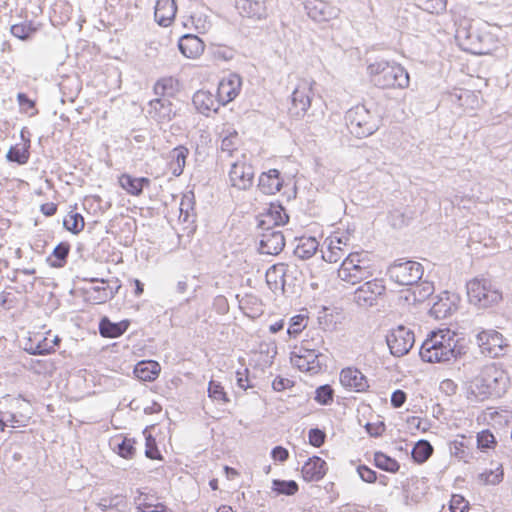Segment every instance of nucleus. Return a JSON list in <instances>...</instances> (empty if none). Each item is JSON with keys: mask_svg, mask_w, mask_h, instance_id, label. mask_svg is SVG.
<instances>
[{"mask_svg": "<svg viewBox=\"0 0 512 512\" xmlns=\"http://www.w3.org/2000/svg\"><path fill=\"white\" fill-rule=\"evenodd\" d=\"M348 236L342 232H333L327 238V248L323 252V259L329 263L338 262L344 255L348 244Z\"/></svg>", "mask_w": 512, "mask_h": 512, "instance_id": "19", "label": "nucleus"}, {"mask_svg": "<svg viewBox=\"0 0 512 512\" xmlns=\"http://www.w3.org/2000/svg\"><path fill=\"white\" fill-rule=\"evenodd\" d=\"M385 429H386L385 425L382 422L377 423V424L368 423L366 425L367 432L371 436H375V437L382 435L384 433Z\"/></svg>", "mask_w": 512, "mask_h": 512, "instance_id": "60", "label": "nucleus"}, {"mask_svg": "<svg viewBox=\"0 0 512 512\" xmlns=\"http://www.w3.org/2000/svg\"><path fill=\"white\" fill-rule=\"evenodd\" d=\"M129 326L128 319L114 323L107 317H103L99 322V333L104 338H118L128 330Z\"/></svg>", "mask_w": 512, "mask_h": 512, "instance_id": "34", "label": "nucleus"}, {"mask_svg": "<svg viewBox=\"0 0 512 512\" xmlns=\"http://www.w3.org/2000/svg\"><path fill=\"white\" fill-rule=\"evenodd\" d=\"M181 89L180 81L173 76L160 78L154 85V93L161 98H174Z\"/></svg>", "mask_w": 512, "mask_h": 512, "instance_id": "32", "label": "nucleus"}, {"mask_svg": "<svg viewBox=\"0 0 512 512\" xmlns=\"http://www.w3.org/2000/svg\"><path fill=\"white\" fill-rule=\"evenodd\" d=\"M60 344V338L51 331H35L30 333L26 350L34 355L50 354Z\"/></svg>", "mask_w": 512, "mask_h": 512, "instance_id": "13", "label": "nucleus"}, {"mask_svg": "<svg viewBox=\"0 0 512 512\" xmlns=\"http://www.w3.org/2000/svg\"><path fill=\"white\" fill-rule=\"evenodd\" d=\"M109 445L119 457L131 460L136 455L137 440L125 434H117L110 438Z\"/></svg>", "mask_w": 512, "mask_h": 512, "instance_id": "22", "label": "nucleus"}, {"mask_svg": "<svg viewBox=\"0 0 512 512\" xmlns=\"http://www.w3.org/2000/svg\"><path fill=\"white\" fill-rule=\"evenodd\" d=\"M333 398L334 390L328 384L318 387L315 391V401L321 405H328L332 403Z\"/></svg>", "mask_w": 512, "mask_h": 512, "instance_id": "52", "label": "nucleus"}, {"mask_svg": "<svg viewBox=\"0 0 512 512\" xmlns=\"http://www.w3.org/2000/svg\"><path fill=\"white\" fill-rule=\"evenodd\" d=\"M189 150L184 145H178L168 154L167 168L173 176H180L185 168Z\"/></svg>", "mask_w": 512, "mask_h": 512, "instance_id": "28", "label": "nucleus"}, {"mask_svg": "<svg viewBox=\"0 0 512 512\" xmlns=\"http://www.w3.org/2000/svg\"><path fill=\"white\" fill-rule=\"evenodd\" d=\"M284 328V320H279L269 326V332L275 334Z\"/></svg>", "mask_w": 512, "mask_h": 512, "instance_id": "63", "label": "nucleus"}, {"mask_svg": "<svg viewBox=\"0 0 512 512\" xmlns=\"http://www.w3.org/2000/svg\"><path fill=\"white\" fill-rule=\"evenodd\" d=\"M432 453V445L426 440H420L413 447L411 455L416 463L422 464L431 457Z\"/></svg>", "mask_w": 512, "mask_h": 512, "instance_id": "44", "label": "nucleus"}, {"mask_svg": "<svg viewBox=\"0 0 512 512\" xmlns=\"http://www.w3.org/2000/svg\"><path fill=\"white\" fill-rule=\"evenodd\" d=\"M285 247V237L281 231L266 230L260 240V252L278 255Z\"/></svg>", "mask_w": 512, "mask_h": 512, "instance_id": "24", "label": "nucleus"}, {"mask_svg": "<svg viewBox=\"0 0 512 512\" xmlns=\"http://www.w3.org/2000/svg\"><path fill=\"white\" fill-rule=\"evenodd\" d=\"M319 341L314 337L304 338L298 345H295L291 352V364L301 372L317 374L320 369Z\"/></svg>", "mask_w": 512, "mask_h": 512, "instance_id": "5", "label": "nucleus"}, {"mask_svg": "<svg viewBox=\"0 0 512 512\" xmlns=\"http://www.w3.org/2000/svg\"><path fill=\"white\" fill-rule=\"evenodd\" d=\"M17 100L19 105L25 110L33 109L35 107V102L24 93H19L17 95Z\"/></svg>", "mask_w": 512, "mask_h": 512, "instance_id": "61", "label": "nucleus"}, {"mask_svg": "<svg viewBox=\"0 0 512 512\" xmlns=\"http://www.w3.org/2000/svg\"><path fill=\"white\" fill-rule=\"evenodd\" d=\"M287 271L288 265L285 263L274 264L266 271V282L271 290L283 291Z\"/></svg>", "mask_w": 512, "mask_h": 512, "instance_id": "33", "label": "nucleus"}, {"mask_svg": "<svg viewBox=\"0 0 512 512\" xmlns=\"http://www.w3.org/2000/svg\"><path fill=\"white\" fill-rule=\"evenodd\" d=\"M138 512H167L165 504L151 499L148 495H141L137 500Z\"/></svg>", "mask_w": 512, "mask_h": 512, "instance_id": "45", "label": "nucleus"}, {"mask_svg": "<svg viewBox=\"0 0 512 512\" xmlns=\"http://www.w3.org/2000/svg\"><path fill=\"white\" fill-rule=\"evenodd\" d=\"M149 115L158 121L170 120L172 115V103L169 99L157 97L148 104Z\"/></svg>", "mask_w": 512, "mask_h": 512, "instance_id": "35", "label": "nucleus"}, {"mask_svg": "<svg viewBox=\"0 0 512 512\" xmlns=\"http://www.w3.org/2000/svg\"><path fill=\"white\" fill-rule=\"evenodd\" d=\"M7 159L18 164H25L29 159L28 147L18 144L12 146L7 153Z\"/></svg>", "mask_w": 512, "mask_h": 512, "instance_id": "48", "label": "nucleus"}, {"mask_svg": "<svg viewBox=\"0 0 512 512\" xmlns=\"http://www.w3.org/2000/svg\"><path fill=\"white\" fill-rule=\"evenodd\" d=\"M360 478L367 483H374L377 480L376 472L366 465H360L357 468Z\"/></svg>", "mask_w": 512, "mask_h": 512, "instance_id": "56", "label": "nucleus"}, {"mask_svg": "<svg viewBox=\"0 0 512 512\" xmlns=\"http://www.w3.org/2000/svg\"><path fill=\"white\" fill-rule=\"evenodd\" d=\"M161 372V366L154 360H142L138 362L133 370L135 377L144 382L155 381Z\"/></svg>", "mask_w": 512, "mask_h": 512, "instance_id": "31", "label": "nucleus"}, {"mask_svg": "<svg viewBox=\"0 0 512 512\" xmlns=\"http://www.w3.org/2000/svg\"><path fill=\"white\" fill-rule=\"evenodd\" d=\"M236 7L240 14L248 18L263 19L267 16V7L260 0H237Z\"/></svg>", "mask_w": 512, "mask_h": 512, "instance_id": "29", "label": "nucleus"}, {"mask_svg": "<svg viewBox=\"0 0 512 512\" xmlns=\"http://www.w3.org/2000/svg\"><path fill=\"white\" fill-rule=\"evenodd\" d=\"M289 221L286 209L280 203H271L264 213L261 214L260 225L269 230L273 226H282Z\"/></svg>", "mask_w": 512, "mask_h": 512, "instance_id": "23", "label": "nucleus"}, {"mask_svg": "<svg viewBox=\"0 0 512 512\" xmlns=\"http://www.w3.org/2000/svg\"><path fill=\"white\" fill-rule=\"evenodd\" d=\"M457 333L449 328L430 332L420 348V357L427 363H444L461 355Z\"/></svg>", "mask_w": 512, "mask_h": 512, "instance_id": "1", "label": "nucleus"}, {"mask_svg": "<svg viewBox=\"0 0 512 512\" xmlns=\"http://www.w3.org/2000/svg\"><path fill=\"white\" fill-rule=\"evenodd\" d=\"M328 471L327 463L319 456L308 458L301 467V477L306 482L322 480Z\"/></svg>", "mask_w": 512, "mask_h": 512, "instance_id": "20", "label": "nucleus"}, {"mask_svg": "<svg viewBox=\"0 0 512 512\" xmlns=\"http://www.w3.org/2000/svg\"><path fill=\"white\" fill-rule=\"evenodd\" d=\"M208 395L211 399L224 404L230 401L228 394L226 393L222 384L213 380L209 382Z\"/></svg>", "mask_w": 512, "mask_h": 512, "instance_id": "50", "label": "nucleus"}, {"mask_svg": "<svg viewBox=\"0 0 512 512\" xmlns=\"http://www.w3.org/2000/svg\"><path fill=\"white\" fill-rule=\"evenodd\" d=\"M192 103L196 111L206 117L217 113L222 106L218 97L206 89L197 90L192 97Z\"/></svg>", "mask_w": 512, "mask_h": 512, "instance_id": "18", "label": "nucleus"}, {"mask_svg": "<svg viewBox=\"0 0 512 512\" xmlns=\"http://www.w3.org/2000/svg\"><path fill=\"white\" fill-rule=\"evenodd\" d=\"M504 472L501 465L495 469L485 470L478 476V480L484 485H496L503 480Z\"/></svg>", "mask_w": 512, "mask_h": 512, "instance_id": "47", "label": "nucleus"}, {"mask_svg": "<svg viewBox=\"0 0 512 512\" xmlns=\"http://www.w3.org/2000/svg\"><path fill=\"white\" fill-rule=\"evenodd\" d=\"M180 52L187 58L197 59L205 51L204 41L194 34H185L178 41Z\"/></svg>", "mask_w": 512, "mask_h": 512, "instance_id": "25", "label": "nucleus"}, {"mask_svg": "<svg viewBox=\"0 0 512 512\" xmlns=\"http://www.w3.org/2000/svg\"><path fill=\"white\" fill-rule=\"evenodd\" d=\"M58 211V204L54 202L44 203L40 206V212L46 216L51 217L54 216Z\"/></svg>", "mask_w": 512, "mask_h": 512, "instance_id": "59", "label": "nucleus"}, {"mask_svg": "<svg viewBox=\"0 0 512 512\" xmlns=\"http://www.w3.org/2000/svg\"><path fill=\"white\" fill-rule=\"evenodd\" d=\"M133 283H134V286H135L134 294L136 296H140L143 293V291H144L143 284L141 283V281L139 279H134Z\"/></svg>", "mask_w": 512, "mask_h": 512, "instance_id": "64", "label": "nucleus"}, {"mask_svg": "<svg viewBox=\"0 0 512 512\" xmlns=\"http://www.w3.org/2000/svg\"><path fill=\"white\" fill-rule=\"evenodd\" d=\"M93 285L84 290L85 299L91 304H103L113 299L119 292L122 283L116 277L86 279Z\"/></svg>", "mask_w": 512, "mask_h": 512, "instance_id": "6", "label": "nucleus"}, {"mask_svg": "<svg viewBox=\"0 0 512 512\" xmlns=\"http://www.w3.org/2000/svg\"><path fill=\"white\" fill-rule=\"evenodd\" d=\"M372 275V260L363 251L349 253L338 269V277L350 285L358 284Z\"/></svg>", "mask_w": 512, "mask_h": 512, "instance_id": "4", "label": "nucleus"}, {"mask_svg": "<svg viewBox=\"0 0 512 512\" xmlns=\"http://www.w3.org/2000/svg\"><path fill=\"white\" fill-rule=\"evenodd\" d=\"M319 248V241L313 236H301L297 239L294 254L300 259L311 258Z\"/></svg>", "mask_w": 512, "mask_h": 512, "instance_id": "36", "label": "nucleus"}, {"mask_svg": "<svg viewBox=\"0 0 512 512\" xmlns=\"http://www.w3.org/2000/svg\"><path fill=\"white\" fill-rule=\"evenodd\" d=\"M155 425H150L143 430V435L145 438V456L150 460L155 461H163L164 456L161 453L156 438L152 434V430Z\"/></svg>", "mask_w": 512, "mask_h": 512, "instance_id": "38", "label": "nucleus"}, {"mask_svg": "<svg viewBox=\"0 0 512 512\" xmlns=\"http://www.w3.org/2000/svg\"><path fill=\"white\" fill-rule=\"evenodd\" d=\"M299 491V486L294 480L274 479L271 485V492L276 495L293 496Z\"/></svg>", "mask_w": 512, "mask_h": 512, "instance_id": "41", "label": "nucleus"}, {"mask_svg": "<svg viewBox=\"0 0 512 512\" xmlns=\"http://www.w3.org/2000/svg\"><path fill=\"white\" fill-rule=\"evenodd\" d=\"M228 178L231 186L238 190H247L253 185L254 169L245 155L231 165Z\"/></svg>", "mask_w": 512, "mask_h": 512, "instance_id": "11", "label": "nucleus"}, {"mask_svg": "<svg viewBox=\"0 0 512 512\" xmlns=\"http://www.w3.org/2000/svg\"><path fill=\"white\" fill-rule=\"evenodd\" d=\"M407 395L403 390H395L391 395V405L394 408H400L406 402Z\"/></svg>", "mask_w": 512, "mask_h": 512, "instance_id": "58", "label": "nucleus"}, {"mask_svg": "<svg viewBox=\"0 0 512 512\" xmlns=\"http://www.w3.org/2000/svg\"><path fill=\"white\" fill-rule=\"evenodd\" d=\"M71 246L68 242H60L47 257V262L52 268H62L67 263Z\"/></svg>", "mask_w": 512, "mask_h": 512, "instance_id": "39", "label": "nucleus"}, {"mask_svg": "<svg viewBox=\"0 0 512 512\" xmlns=\"http://www.w3.org/2000/svg\"><path fill=\"white\" fill-rule=\"evenodd\" d=\"M271 458L274 462L284 463L289 459V451L283 446H275L271 450Z\"/></svg>", "mask_w": 512, "mask_h": 512, "instance_id": "57", "label": "nucleus"}, {"mask_svg": "<svg viewBox=\"0 0 512 512\" xmlns=\"http://www.w3.org/2000/svg\"><path fill=\"white\" fill-rule=\"evenodd\" d=\"M35 28L31 23L22 22L17 23L11 26V33L14 37H17L21 40L28 39L34 32Z\"/></svg>", "mask_w": 512, "mask_h": 512, "instance_id": "51", "label": "nucleus"}, {"mask_svg": "<svg viewBox=\"0 0 512 512\" xmlns=\"http://www.w3.org/2000/svg\"><path fill=\"white\" fill-rule=\"evenodd\" d=\"M454 304H452L448 298H440L435 302L431 308V313L436 318H445L450 315L454 310Z\"/></svg>", "mask_w": 512, "mask_h": 512, "instance_id": "49", "label": "nucleus"}, {"mask_svg": "<svg viewBox=\"0 0 512 512\" xmlns=\"http://www.w3.org/2000/svg\"><path fill=\"white\" fill-rule=\"evenodd\" d=\"M339 382L348 391L366 392L369 388L368 378L355 366H347L341 369Z\"/></svg>", "mask_w": 512, "mask_h": 512, "instance_id": "15", "label": "nucleus"}, {"mask_svg": "<svg viewBox=\"0 0 512 512\" xmlns=\"http://www.w3.org/2000/svg\"><path fill=\"white\" fill-rule=\"evenodd\" d=\"M448 449L451 457L459 462L469 463L473 457L469 442L464 434H459L455 439L449 441Z\"/></svg>", "mask_w": 512, "mask_h": 512, "instance_id": "27", "label": "nucleus"}, {"mask_svg": "<svg viewBox=\"0 0 512 512\" xmlns=\"http://www.w3.org/2000/svg\"><path fill=\"white\" fill-rule=\"evenodd\" d=\"M258 186L265 194L273 195L280 191L283 186V179L277 169H270L263 172L259 177Z\"/></svg>", "mask_w": 512, "mask_h": 512, "instance_id": "30", "label": "nucleus"}, {"mask_svg": "<svg viewBox=\"0 0 512 512\" xmlns=\"http://www.w3.org/2000/svg\"><path fill=\"white\" fill-rule=\"evenodd\" d=\"M63 227L73 235H79L85 229V219L77 211V204L70 207L63 219Z\"/></svg>", "mask_w": 512, "mask_h": 512, "instance_id": "37", "label": "nucleus"}, {"mask_svg": "<svg viewBox=\"0 0 512 512\" xmlns=\"http://www.w3.org/2000/svg\"><path fill=\"white\" fill-rule=\"evenodd\" d=\"M414 342L415 337L413 331L403 325L392 329L387 336V345L390 352L397 357L407 354L413 347Z\"/></svg>", "mask_w": 512, "mask_h": 512, "instance_id": "12", "label": "nucleus"}, {"mask_svg": "<svg viewBox=\"0 0 512 512\" xmlns=\"http://www.w3.org/2000/svg\"><path fill=\"white\" fill-rule=\"evenodd\" d=\"M236 381L239 388L247 390L253 387L250 380V370L245 367L243 370L236 371Z\"/></svg>", "mask_w": 512, "mask_h": 512, "instance_id": "55", "label": "nucleus"}, {"mask_svg": "<svg viewBox=\"0 0 512 512\" xmlns=\"http://www.w3.org/2000/svg\"><path fill=\"white\" fill-rule=\"evenodd\" d=\"M388 275L399 285H413L421 279L423 267L416 261L393 263L388 268Z\"/></svg>", "mask_w": 512, "mask_h": 512, "instance_id": "9", "label": "nucleus"}, {"mask_svg": "<svg viewBox=\"0 0 512 512\" xmlns=\"http://www.w3.org/2000/svg\"><path fill=\"white\" fill-rule=\"evenodd\" d=\"M118 184L126 194L139 197L151 184L148 177H136L130 173H122L117 178Z\"/></svg>", "mask_w": 512, "mask_h": 512, "instance_id": "21", "label": "nucleus"}, {"mask_svg": "<svg viewBox=\"0 0 512 512\" xmlns=\"http://www.w3.org/2000/svg\"><path fill=\"white\" fill-rule=\"evenodd\" d=\"M177 13V5L174 0H157L155 5V20L163 26L168 27L172 24Z\"/></svg>", "mask_w": 512, "mask_h": 512, "instance_id": "26", "label": "nucleus"}, {"mask_svg": "<svg viewBox=\"0 0 512 512\" xmlns=\"http://www.w3.org/2000/svg\"><path fill=\"white\" fill-rule=\"evenodd\" d=\"M310 317L308 313H299L292 316L288 322L287 334L290 338L296 339L307 328Z\"/></svg>", "mask_w": 512, "mask_h": 512, "instance_id": "40", "label": "nucleus"}, {"mask_svg": "<svg viewBox=\"0 0 512 512\" xmlns=\"http://www.w3.org/2000/svg\"><path fill=\"white\" fill-rule=\"evenodd\" d=\"M471 393L480 400L501 396L507 388L505 372L495 364L485 366L470 382Z\"/></svg>", "mask_w": 512, "mask_h": 512, "instance_id": "3", "label": "nucleus"}, {"mask_svg": "<svg viewBox=\"0 0 512 512\" xmlns=\"http://www.w3.org/2000/svg\"><path fill=\"white\" fill-rule=\"evenodd\" d=\"M477 341L481 352L490 357H498L506 347L501 333L495 330H483L477 335Z\"/></svg>", "mask_w": 512, "mask_h": 512, "instance_id": "17", "label": "nucleus"}, {"mask_svg": "<svg viewBox=\"0 0 512 512\" xmlns=\"http://www.w3.org/2000/svg\"><path fill=\"white\" fill-rule=\"evenodd\" d=\"M386 286L383 279H372L359 286L354 298L359 305L371 306L385 294Z\"/></svg>", "mask_w": 512, "mask_h": 512, "instance_id": "14", "label": "nucleus"}, {"mask_svg": "<svg viewBox=\"0 0 512 512\" xmlns=\"http://www.w3.org/2000/svg\"><path fill=\"white\" fill-rule=\"evenodd\" d=\"M374 464L377 468L389 473H397L400 469V464L396 459L381 451L374 453Z\"/></svg>", "mask_w": 512, "mask_h": 512, "instance_id": "43", "label": "nucleus"}, {"mask_svg": "<svg viewBox=\"0 0 512 512\" xmlns=\"http://www.w3.org/2000/svg\"><path fill=\"white\" fill-rule=\"evenodd\" d=\"M314 82L308 78L298 80L292 92L291 106L289 112L292 116L302 117L311 106Z\"/></svg>", "mask_w": 512, "mask_h": 512, "instance_id": "10", "label": "nucleus"}, {"mask_svg": "<svg viewBox=\"0 0 512 512\" xmlns=\"http://www.w3.org/2000/svg\"><path fill=\"white\" fill-rule=\"evenodd\" d=\"M477 449L481 452L494 450L497 446V440L489 429L481 430L476 435Z\"/></svg>", "mask_w": 512, "mask_h": 512, "instance_id": "46", "label": "nucleus"}, {"mask_svg": "<svg viewBox=\"0 0 512 512\" xmlns=\"http://www.w3.org/2000/svg\"><path fill=\"white\" fill-rule=\"evenodd\" d=\"M326 440V433L318 428H312L308 432V442L315 448H320Z\"/></svg>", "mask_w": 512, "mask_h": 512, "instance_id": "53", "label": "nucleus"}, {"mask_svg": "<svg viewBox=\"0 0 512 512\" xmlns=\"http://www.w3.org/2000/svg\"><path fill=\"white\" fill-rule=\"evenodd\" d=\"M223 132L225 133V136L221 141V149L229 155H232L238 147H240L241 139L238 132L232 127H228Z\"/></svg>", "mask_w": 512, "mask_h": 512, "instance_id": "42", "label": "nucleus"}, {"mask_svg": "<svg viewBox=\"0 0 512 512\" xmlns=\"http://www.w3.org/2000/svg\"><path fill=\"white\" fill-rule=\"evenodd\" d=\"M468 507L469 502L462 495H452L449 504V509L451 512H466Z\"/></svg>", "mask_w": 512, "mask_h": 512, "instance_id": "54", "label": "nucleus"}, {"mask_svg": "<svg viewBox=\"0 0 512 512\" xmlns=\"http://www.w3.org/2000/svg\"><path fill=\"white\" fill-rule=\"evenodd\" d=\"M467 296L470 303L486 308L502 299L501 293L485 278H474L467 283Z\"/></svg>", "mask_w": 512, "mask_h": 512, "instance_id": "7", "label": "nucleus"}, {"mask_svg": "<svg viewBox=\"0 0 512 512\" xmlns=\"http://www.w3.org/2000/svg\"><path fill=\"white\" fill-rule=\"evenodd\" d=\"M241 88V77L235 73H231L222 77L218 82L216 96L222 106H225L236 99L240 94Z\"/></svg>", "mask_w": 512, "mask_h": 512, "instance_id": "16", "label": "nucleus"}, {"mask_svg": "<svg viewBox=\"0 0 512 512\" xmlns=\"http://www.w3.org/2000/svg\"><path fill=\"white\" fill-rule=\"evenodd\" d=\"M36 363H37V365L40 366L39 369L35 367V370L38 373H41V372H49V373H51L55 369L54 363L51 362V361H43V362L42 361H37Z\"/></svg>", "mask_w": 512, "mask_h": 512, "instance_id": "62", "label": "nucleus"}, {"mask_svg": "<svg viewBox=\"0 0 512 512\" xmlns=\"http://www.w3.org/2000/svg\"><path fill=\"white\" fill-rule=\"evenodd\" d=\"M371 82L380 89H404L409 86L407 70L396 62L375 61L367 66Z\"/></svg>", "mask_w": 512, "mask_h": 512, "instance_id": "2", "label": "nucleus"}, {"mask_svg": "<svg viewBox=\"0 0 512 512\" xmlns=\"http://www.w3.org/2000/svg\"><path fill=\"white\" fill-rule=\"evenodd\" d=\"M346 122L350 133L358 138L367 137L376 129L373 116L364 105L351 108L346 114Z\"/></svg>", "mask_w": 512, "mask_h": 512, "instance_id": "8", "label": "nucleus"}]
</instances>
